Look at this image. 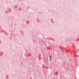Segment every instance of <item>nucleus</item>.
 I'll list each match as a JSON object with an SVG mask.
<instances>
[{"label": "nucleus", "mask_w": 79, "mask_h": 79, "mask_svg": "<svg viewBox=\"0 0 79 79\" xmlns=\"http://www.w3.org/2000/svg\"><path fill=\"white\" fill-rule=\"evenodd\" d=\"M50 60H51V58H52V56H50Z\"/></svg>", "instance_id": "nucleus-1"}]
</instances>
